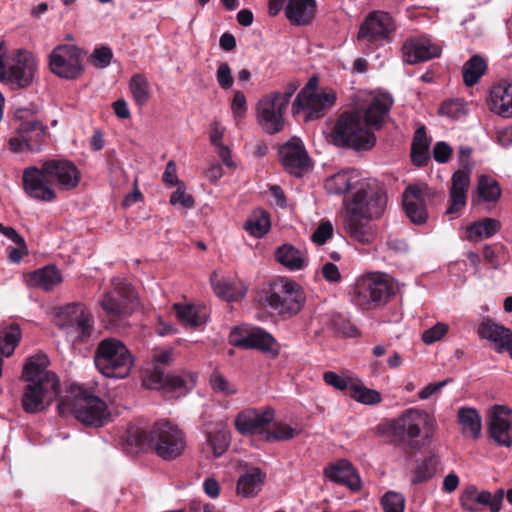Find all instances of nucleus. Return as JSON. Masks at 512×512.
<instances>
[{"mask_svg": "<svg viewBox=\"0 0 512 512\" xmlns=\"http://www.w3.org/2000/svg\"><path fill=\"white\" fill-rule=\"evenodd\" d=\"M386 206L387 195L376 181H358L357 189L347 203V214L344 217L345 232L355 241L362 244L370 243L374 233L368 221L380 218Z\"/></svg>", "mask_w": 512, "mask_h": 512, "instance_id": "1", "label": "nucleus"}, {"mask_svg": "<svg viewBox=\"0 0 512 512\" xmlns=\"http://www.w3.org/2000/svg\"><path fill=\"white\" fill-rule=\"evenodd\" d=\"M49 360L45 354H36L26 361L22 377L26 382L21 399L23 410L30 414L45 410L60 392V381L47 370Z\"/></svg>", "mask_w": 512, "mask_h": 512, "instance_id": "2", "label": "nucleus"}, {"mask_svg": "<svg viewBox=\"0 0 512 512\" xmlns=\"http://www.w3.org/2000/svg\"><path fill=\"white\" fill-rule=\"evenodd\" d=\"M125 442L137 451L153 450L165 461L181 456L186 446L184 433L169 420L156 421L148 431L131 427L126 432Z\"/></svg>", "mask_w": 512, "mask_h": 512, "instance_id": "3", "label": "nucleus"}, {"mask_svg": "<svg viewBox=\"0 0 512 512\" xmlns=\"http://www.w3.org/2000/svg\"><path fill=\"white\" fill-rule=\"evenodd\" d=\"M435 427L434 418L426 411L409 408L389 422L385 433L395 447L405 452H416L430 444Z\"/></svg>", "mask_w": 512, "mask_h": 512, "instance_id": "4", "label": "nucleus"}, {"mask_svg": "<svg viewBox=\"0 0 512 512\" xmlns=\"http://www.w3.org/2000/svg\"><path fill=\"white\" fill-rule=\"evenodd\" d=\"M58 412L62 416L71 414L85 426L96 428L104 426L110 417L106 403L78 385H72L69 394L61 399Z\"/></svg>", "mask_w": 512, "mask_h": 512, "instance_id": "5", "label": "nucleus"}, {"mask_svg": "<svg viewBox=\"0 0 512 512\" xmlns=\"http://www.w3.org/2000/svg\"><path fill=\"white\" fill-rule=\"evenodd\" d=\"M333 143L354 151H369L376 144L375 133L363 122L359 111H345L336 120L331 131Z\"/></svg>", "mask_w": 512, "mask_h": 512, "instance_id": "6", "label": "nucleus"}, {"mask_svg": "<svg viewBox=\"0 0 512 512\" xmlns=\"http://www.w3.org/2000/svg\"><path fill=\"white\" fill-rule=\"evenodd\" d=\"M97 370L107 378L124 379L134 366V357L128 347L119 339H102L94 352Z\"/></svg>", "mask_w": 512, "mask_h": 512, "instance_id": "7", "label": "nucleus"}, {"mask_svg": "<svg viewBox=\"0 0 512 512\" xmlns=\"http://www.w3.org/2000/svg\"><path fill=\"white\" fill-rule=\"evenodd\" d=\"M112 283L114 289L104 294L100 306L105 313V321L112 328L119 329L126 326L137 296L130 283L120 279H113Z\"/></svg>", "mask_w": 512, "mask_h": 512, "instance_id": "8", "label": "nucleus"}, {"mask_svg": "<svg viewBox=\"0 0 512 512\" xmlns=\"http://www.w3.org/2000/svg\"><path fill=\"white\" fill-rule=\"evenodd\" d=\"M305 300L302 287L287 278L275 280L265 295L268 307L282 317L298 314L303 308Z\"/></svg>", "mask_w": 512, "mask_h": 512, "instance_id": "9", "label": "nucleus"}, {"mask_svg": "<svg viewBox=\"0 0 512 512\" xmlns=\"http://www.w3.org/2000/svg\"><path fill=\"white\" fill-rule=\"evenodd\" d=\"M394 293V286L388 279L380 274H372L355 283L352 301L361 309H376L386 304Z\"/></svg>", "mask_w": 512, "mask_h": 512, "instance_id": "10", "label": "nucleus"}, {"mask_svg": "<svg viewBox=\"0 0 512 512\" xmlns=\"http://www.w3.org/2000/svg\"><path fill=\"white\" fill-rule=\"evenodd\" d=\"M85 52L72 44L56 46L49 55V67L60 78L75 80L84 72L82 58Z\"/></svg>", "mask_w": 512, "mask_h": 512, "instance_id": "11", "label": "nucleus"}, {"mask_svg": "<svg viewBox=\"0 0 512 512\" xmlns=\"http://www.w3.org/2000/svg\"><path fill=\"white\" fill-rule=\"evenodd\" d=\"M58 316L61 327L68 329L69 334H75V342L85 343L92 336L94 317L84 304H67L60 309Z\"/></svg>", "mask_w": 512, "mask_h": 512, "instance_id": "12", "label": "nucleus"}, {"mask_svg": "<svg viewBox=\"0 0 512 512\" xmlns=\"http://www.w3.org/2000/svg\"><path fill=\"white\" fill-rule=\"evenodd\" d=\"M170 349L154 350L152 355L153 370L144 377L143 384L149 389L176 390L183 388L184 379L179 375L165 373V367L173 361Z\"/></svg>", "mask_w": 512, "mask_h": 512, "instance_id": "13", "label": "nucleus"}, {"mask_svg": "<svg viewBox=\"0 0 512 512\" xmlns=\"http://www.w3.org/2000/svg\"><path fill=\"white\" fill-rule=\"evenodd\" d=\"M36 70L37 60L34 55L19 49L11 58L2 81L19 89L26 88L33 82Z\"/></svg>", "mask_w": 512, "mask_h": 512, "instance_id": "14", "label": "nucleus"}, {"mask_svg": "<svg viewBox=\"0 0 512 512\" xmlns=\"http://www.w3.org/2000/svg\"><path fill=\"white\" fill-rule=\"evenodd\" d=\"M277 94L273 92L264 96L257 104V119L263 130L274 135L283 130L284 113L287 106H283Z\"/></svg>", "mask_w": 512, "mask_h": 512, "instance_id": "15", "label": "nucleus"}, {"mask_svg": "<svg viewBox=\"0 0 512 512\" xmlns=\"http://www.w3.org/2000/svg\"><path fill=\"white\" fill-rule=\"evenodd\" d=\"M22 181L23 189L30 198L43 202H52L56 199L51 179L44 171V163L41 167L30 166L25 168Z\"/></svg>", "mask_w": 512, "mask_h": 512, "instance_id": "16", "label": "nucleus"}, {"mask_svg": "<svg viewBox=\"0 0 512 512\" xmlns=\"http://www.w3.org/2000/svg\"><path fill=\"white\" fill-rule=\"evenodd\" d=\"M430 195V189L426 184H411L404 190L403 206L412 223L421 225L426 222L428 218L426 199Z\"/></svg>", "mask_w": 512, "mask_h": 512, "instance_id": "17", "label": "nucleus"}, {"mask_svg": "<svg viewBox=\"0 0 512 512\" xmlns=\"http://www.w3.org/2000/svg\"><path fill=\"white\" fill-rule=\"evenodd\" d=\"M505 492L502 488L494 494L489 491H478L474 485L468 486L460 496L461 507L469 512H479L481 506L489 508L490 512H500Z\"/></svg>", "mask_w": 512, "mask_h": 512, "instance_id": "18", "label": "nucleus"}, {"mask_svg": "<svg viewBox=\"0 0 512 512\" xmlns=\"http://www.w3.org/2000/svg\"><path fill=\"white\" fill-rule=\"evenodd\" d=\"M335 100L336 96L333 92L300 91L293 103V110L296 113L305 110L307 111L306 121L315 120L323 117L325 110L331 107Z\"/></svg>", "mask_w": 512, "mask_h": 512, "instance_id": "19", "label": "nucleus"}, {"mask_svg": "<svg viewBox=\"0 0 512 512\" xmlns=\"http://www.w3.org/2000/svg\"><path fill=\"white\" fill-rule=\"evenodd\" d=\"M275 412L271 407L261 410L255 408L245 409L235 418V427L242 435H264L266 427L274 420Z\"/></svg>", "mask_w": 512, "mask_h": 512, "instance_id": "20", "label": "nucleus"}, {"mask_svg": "<svg viewBox=\"0 0 512 512\" xmlns=\"http://www.w3.org/2000/svg\"><path fill=\"white\" fill-rule=\"evenodd\" d=\"M278 154L284 169L296 177L303 176L309 168V156L298 138H292L280 146Z\"/></svg>", "mask_w": 512, "mask_h": 512, "instance_id": "21", "label": "nucleus"}, {"mask_svg": "<svg viewBox=\"0 0 512 512\" xmlns=\"http://www.w3.org/2000/svg\"><path fill=\"white\" fill-rule=\"evenodd\" d=\"M393 30V21L388 13L373 11L361 24L357 38L359 41L374 42L387 39Z\"/></svg>", "mask_w": 512, "mask_h": 512, "instance_id": "22", "label": "nucleus"}, {"mask_svg": "<svg viewBox=\"0 0 512 512\" xmlns=\"http://www.w3.org/2000/svg\"><path fill=\"white\" fill-rule=\"evenodd\" d=\"M489 435L500 446L512 445V411L504 405H495L490 414Z\"/></svg>", "mask_w": 512, "mask_h": 512, "instance_id": "23", "label": "nucleus"}, {"mask_svg": "<svg viewBox=\"0 0 512 512\" xmlns=\"http://www.w3.org/2000/svg\"><path fill=\"white\" fill-rule=\"evenodd\" d=\"M440 54L441 48L425 36L408 38L402 46V57L408 64L428 61Z\"/></svg>", "mask_w": 512, "mask_h": 512, "instance_id": "24", "label": "nucleus"}, {"mask_svg": "<svg viewBox=\"0 0 512 512\" xmlns=\"http://www.w3.org/2000/svg\"><path fill=\"white\" fill-rule=\"evenodd\" d=\"M44 171L51 179L52 184L66 190L75 188L81 179V174L76 165L69 160H47L44 162Z\"/></svg>", "mask_w": 512, "mask_h": 512, "instance_id": "25", "label": "nucleus"}, {"mask_svg": "<svg viewBox=\"0 0 512 512\" xmlns=\"http://www.w3.org/2000/svg\"><path fill=\"white\" fill-rule=\"evenodd\" d=\"M31 113V110L28 108H17L14 116L17 120L21 121L17 132L23 139L26 149L38 151L45 138L46 128L38 120H24Z\"/></svg>", "mask_w": 512, "mask_h": 512, "instance_id": "26", "label": "nucleus"}, {"mask_svg": "<svg viewBox=\"0 0 512 512\" xmlns=\"http://www.w3.org/2000/svg\"><path fill=\"white\" fill-rule=\"evenodd\" d=\"M393 103V98L388 93L377 94L371 99L362 114L363 122L369 130L374 132L383 127Z\"/></svg>", "mask_w": 512, "mask_h": 512, "instance_id": "27", "label": "nucleus"}, {"mask_svg": "<svg viewBox=\"0 0 512 512\" xmlns=\"http://www.w3.org/2000/svg\"><path fill=\"white\" fill-rule=\"evenodd\" d=\"M478 335L495 344L498 353L507 352L512 359V330L487 318L478 327Z\"/></svg>", "mask_w": 512, "mask_h": 512, "instance_id": "28", "label": "nucleus"}, {"mask_svg": "<svg viewBox=\"0 0 512 512\" xmlns=\"http://www.w3.org/2000/svg\"><path fill=\"white\" fill-rule=\"evenodd\" d=\"M469 185V171L459 169L453 173L449 194V207L446 210V214H456L465 207Z\"/></svg>", "mask_w": 512, "mask_h": 512, "instance_id": "29", "label": "nucleus"}, {"mask_svg": "<svg viewBox=\"0 0 512 512\" xmlns=\"http://www.w3.org/2000/svg\"><path fill=\"white\" fill-rule=\"evenodd\" d=\"M324 473L331 481L344 485L354 492L361 487V479L356 469L345 459L331 464L325 469Z\"/></svg>", "mask_w": 512, "mask_h": 512, "instance_id": "30", "label": "nucleus"}, {"mask_svg": "<svg viewBox=\"0 0 512 512\" xmlns=\"http://www.w3.org/2000/svg\"><path fill=\"white\" fill-rule=\"evenodd\" d=\"M316 0H288L284 12L287 20L294 26H307L316 16Z\"/></svg>", "mask_w": 512, "mask_h": 512, "instance_id": "31", "label": "nucleus"}, {"mask_svg": "<svg viewBox=\"0 0 512 512\" xmlns=\"http://www.w3.org/2000/svg\"><path fill=\"white\" fill-rule=\"evenodd\" d=\"M490 109L504 117H512V82L501 81L490 90Z\"/></svg>", "mask_w": 512, "mask_h": 512, "instance_id": "32", "label": "nucleus"}, {"mask_svg": "<svg viewBox=\"0 0 512 512\" xmlns=\"http://www.w3.org/2000/svg\"><path fill=\"white\" fill-rule=\"evenodd\" d=\"M238 344H244V349H256L263 353H270L273 356H277L279 353L275 338L259 327H251L246 339L238 342Z\"/></svg>", "mask_w": 512, "mask_h": 512, "instance_id": "33", "label": "nucleus"}, {"mask_svg": "<svg viewBox=\"0 0 512 512\" xmlns=\"http://www.w3.org/2000/svg\"><path fill=\"white\" fill-rule=\"evenodd\" d=\"M61 282V273L55 265H47L31 272L27 276V283L29 286L40 288L45 291L52 290Z\"/></svg>", "mask_w": 512, "mask_h": 512, "instance_id": "34", "label": "nucleus"}, {"mask_svg": "<svg viewBox=\"0 0 512 512\" xmlns=\"http://www.w3.org/2000/svg\"><path fill=\"white\" fill-rule=\"evenodd\" d=\"M266 474L258 467L246 470L237 481V493L244 497H255L261 490Z\"/></svg>", "mask_w": 512, "mask_h": 512, "instance_id": "35", "label": "nucleus"}, {"mask_svg": "<svg viewBox=\"0 0 512 512\" xmlns=\"http://www.w3.org/2000/svg\"><path fill=\"white\" fill-rule=\"evenodd\" d=\"M431 139L426 134L425 126L416 129L411 143V162L417 167H424L430 160Z\"/></svg>", "mask_w": 512, "mask_h": 512, "instance_id": "36", "label": "nucleus"}, {"mask_svg": "<svg viewBox=\"0 0 512 512\" xmlns=\"http://www.w3.org/2000/svg\"><path fill=\"white\" fill-rule=\"evenodd\" d=\"M173 308L179 321L186 326L196 328L206 323L207 312L205 307L176 303Z\"/></svg>", "mask_w": 512, "mask_h": 512, "instance_id": "37", "label": "nucleus"}, {"mask_svg": "<svg viewBox=\"0 0 512 512\" xmlns=\"http://www.w3.org/2000/svg\"><path fill=\"white\" fill-rule=\"evenodd\" d=\"M501 229V223L494 218L485 217L467 227V239L479 242L495 235Z\"/></svg>", "mask_w": 512, "mask_h": 512, "instance_id": "38", "label": "nucleus"}, {"mask_svg": "<svg viewBox=\"0 0 512 512\" xmlns=\"http://www.w3.org/2000/svg\"><path fill=\"white\" fill-rule=\"evenodd\" d=\"M439 463V458L434 453L418 461L412 471L411 484L419 485L430 481L436 475Z\"/></svg>", "mask_w": 512, "mask_h": 512, "instance_id": "39", "label": "nucleus"}, {"mask_svg": "<svg viewBox=\"0 0 512 512\" xmlns=\"http://www.w3.org/2000/svg\"><path fill=\"white\" fill-rule=\"evenodd\" d=\"M457 421L464 434L469 433L473 439H478L482 430V419L475 408L461 407L457 412Z\"/></svg>", "mask_w": 512, "mask_h": 512, "instance_id": "40", "label": "nucleus"}, {"mask_svg": "<svg viewBox=\"0 0 512 512\" xmlns=\"http://www.w3.org/2000/svg\"><path fill=\"white\" fill-rule=\"evenodd\" d=\"M276 260L291 271L301 270L306 266V259L300 250L291 244H284L277 248Z\"/></svg>", "mask_w": 512, "mask_h": 512, "instance_id": "41", "label": "nucleus"}, {"mask_svg": "<svg viewBox=\"0 0 512 512\" xmlns=\"http://www.w3.org/2000/svg\"><path fill=\"white\" fill-rule=\"evenodd\" d=\"M487 70V62L481 55H473L463 65L462 77L467 87L477 84Z\"/></svg>", "mask_w": 512, "mask_h": 512, "instance_id": "42", "label": "nucleus"}, {"mask_svg": "<svg viewBox=\"0 0 512 512\" xmlns=\"http://www.w3.org/2000/svg\"><path fill=\"white\" fill-rule=\"evenodd\" d=\"M22 338V332L18 324H10L0 330V353L10 357Z\"/></svg>", "mask_w": 512, "mask_h": 512, "instance_id": "43", "label": "nucleus"}, {"mask_svg": "<svg viewBox=\"0 0 512 512\" xmlns=\"http://www.w3.org/2000/svg\"><path fill=\"white\" fill-rule=\"evenodd\" d=\"M477 193L484 202L496 203L502 194L499 182L493 177L482 174L478 177Z\"/></svg>", "mask_w": 512, "mask_h": 512, "instance_id": "44", "label": "nucleus"}, {"mask_svg": "<svg viewBox=\"0 0 512 512\" xmlns=\"http://www.w3.org/2000/svg\"><path fill=\"white\" fill-rule=\"evenodd\" d=\"M129 89L137 106L143 107L148 103L151 97L150 84L143 74L137 73L131 77Z\"/></svg>", "mask_w": 512, "mask_h": 512, "instance_id": "45", "label": "nucleus"}, {"mask_svg": "<svg viewBox=\"0 0 512 512\" xmlns=\"http://www.w3.org/2000/svg\"><path fill=\"white\" fill-rule=\"evenodd\" d=\"M353 178L348 171L338 172L325 181V188L331 194H344L354 185Z\"/></svg>", "mask_w": 512, "mask_h": 512, "instance_id": "46", "label": "nucleus"}, {"mask_svg": "<svg viewBox=\"0 0 512 512\" xmlns=\"http://www.w3.org/2000/svg\"><path fill=\"white\" fill-rule=\"evenodd\" d=\"M297 435V431L284 422H273L271 427H266L263 438L268 442L287 441Z\"/></svg>", "mask_w": 512, "mask_h": 512, "instance_id": "47", "label": "nucleus"}, {"mask_svg": "<svg viewBox=\"0 0 512 512\" xmlns=\"http://www.w3.org/2000/svg\"><path fill=\"white\" fill-rule=\"evenodd\" d=\"M207 444L213 451L215 457L223 455L230 444V434L224 429L207 433Z\"/></svg>", "mask_w": 512, "mask_h": 512, "instance_id": "48", "label": "nucleus"}, {"mask_svg": "<svg viewBox=\"0 0 512 512\" xmlns=\"http://www.w3.org/2000/svg\"><path fill=\"white\" fill-rule=\"evenodd\" d=\"M350 397L366 405H375L382 401V396L378 391L356 384L350 387Z\"/></svg>", "mask_w": 512, "mask_h": 512, "instance_id": "49", "label": "nucleus"}, {"mask_svg": "<svg viewBox=\"0 0 512 512\" xmlns=\"http://www.w3.org/2000/svg\"><path fill=\"white\" fill-rule=\"evenodd\" d=\"M383 512H404L406 499L403 494L396 491H387L380 499Z\"/></svg>", "mask_w": 512, "mask_h": 512, "instance_id": "50", "label": "nucleus"}, {"mask_svg": "<svg viewBox=\"0 0 512 512\" xmlns=\"http://www.w3.org/2000/svg\"><path fill=\"white\" fill-rule=\"evenodd\" d=\"M244 229L254 237L264 236L270 229V219L267 212L246 220Z\"/></svg>", "mask_w": 512, "mask_h": 512, "instance_id": "51", "label": "nucleus"}, {"mask_svg": "<svg viewBox=\"0 0 512 512\" xmlns=\"http://www.w3.org/2000/svg\"><path fill=\"white\" fill-rule=\"evenodd\" d=\"M209 383L215 393L226 397L235 395L238 392V388L234 383L229 382L222 374L216 371L211 374Z\"/></svg>", "mask_w": 512, "mask_h": 512, "instance_id": "52", "label": "nucleus"}, {"mask_svg": "<svg viewBox=\"0 0 512 512\" xmlns=\"http://www.w3.org/2000/svg\"><path fill=\"white\" fill-rule=\"evenodd\" d=\"M113 57V52L108 46H101L95 48L93 53L90 55V62L96 68H105L110 65Z\"/></svg>", "mask_w": 512, "mask_h": 512, "instance_id": "53", "label": "nucleus"}, {"mask_svg": "<svg viewBox=\"0 0 512 512\" xmlns=\"http://www.w3.org/2000/svg\"><path fill=\"white\" fill-rule=\"evenodd\" d=\"M448 330L449 327L447 324L438 322L431 328L426 329L422 333L421 339L425 344L430 345L441 340L443 336L447 334Z\"/></svg>", "mask_w": 512, "mask_h": 512, "instance_id": "54", "label": "nucleus"}, {"mask_svg": "<svg viewBox=\"0 0 512 512\" xmlns=\"http://www.w3.org/2000/svg\"><path fill=\"white\" fill-rule=\"evenodd\" d=\"M216 80L219 86L224 90H228L232 87L234 80L232 77L231 68L228 63L221 62L218 65L216 71Z\"/></svg>", "mask_w": 512, "mask_h": 512, "instance_id": "55", "label": "nucleus"}, {"mask_svg": "<svg viewBox=\"0 0 512 512\" xmlns=\"http://www.w3.org/2000/svg\"><path fill=\"white\" fill-rule=\"evenodd\" d=\"M333 235V226L329 221H322L312 234V241L323 245Z\"/></svg>", "mask_w": 512, "mask_h": 512, "instance_id": "56", "label": "nucleus"}, {"mask_svg": "<svg viewBox=\"0 0 512 512\" xmlns=\"http://www.w3.org/2000/svg\"><path fill=\"white\" fill-rule=\"evenodd\" d=\"M452 153V147L444 141L436 142L432 151L434 160L441 164L447 163L451 159Z\"/></svg>", "mask_w": 512, "mask_h": 512, "instance_id": "57", "label": "nucleus"}, {"mask_svg": "<svg viewBox=\"0 0 512 512\" xmlns=\"http://www.w3.org/2000/svg\"><path fill=\"white\" fill-rule=\"evenodd\" d=\"M170 203L172 205L181 204L185 208H191L194 205V198L185 193V188L182 184L171 194Z\"/></svg>", "mask_w": 512, "mask_h": 512, "instance_id": "58", "label": "nucleus"}, {"mask_svg": "<svg viewBox=\"0 0 512 512\" xmlns=\"http://www.w3.org/2000/svg\"><path fill=\"white\" fill-rule=\"evenodd\" d=\"M231 110L235 118H241L244 116L247 111V102L243 92L236 91L234 93L231 103Z\"/></svg>", "mask_w": 512, "mask_h": 512, "instance_id": "59", "label": "nucleus"}, {"mask_svg": "<svg viewBox=\"0 0 512 512\" xmlns=\"http://www.w3.org/2000/svg\"><path fill=\"white\" fill-rule=\"evenodd\" d=\"M211 285L214 289V292L217 296L220 298L231 300V286L227 283H222L219 279L216 273H213L210 277Z\"/></svg>", "mask_w": 512, "mask_h": 512, "instance_id": "60", "label": "nucleus"}, {"mask_svg": "<svg viewBox=\"0 0 512 512\" xmlns=\"http://www.w3.org/2000/svg\"><path fill=\"white\" fill-rule=\"evenodd\" d=\"M323 379L326 384L333 386L334 388L340 391H344L348 387L347 381L344 378L340 377L337 373L332 371L325 372L323 375Z\"/></svg>", "mask_w": 512, "mask_h": 512, "instance_id": "61", "label": "nucleus"}, {"mask_svg": "<svg viewBox=\"0 0 512 512\" xmlns=\"http://www.w3.org/2000/svg\"><path fill=\"white\" fill-rule=\"evenodd\" d=\"M251 327L248 326H241V327H235L229 335V343L238 348L244 349V344H238V342H241L242 340L246 339V335L248 334V331Z\"/></svg>", "mask_w": 512, "mask_h": 512, "instance_id": "62", "label": "nucleus"}, {"mask_svg": "<svg viewBox=\"0 0 512 512\" xmlns=\"http://www.w3.org/2000/svg\"><path fill=\"white\" fill-rule=\"evenodd\" d=\"M176 172V164L173 161H169L162 175V180L167 186L172 187L179 183Z\"/></svg>", "mask_w": 512, "mask_h": 512, "instance_id": "63", "label": "nucleus"}, {"mask_svg": "<svg viewBox=\"0 0 512 512\" xmlns=\"http://www.w3.org/2000/svg\"><path fill=\"white\" fill-rule=\"evenodd\" d=\"M322 275L328 282H339L341 280V274L338 267L331 262H327L323 265Z\"/></svg>", "mask_w": 512, "mask_h": 512, "instance_id": "64", "label": "nucleus"}]
</instances>
